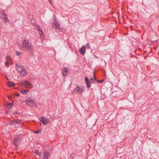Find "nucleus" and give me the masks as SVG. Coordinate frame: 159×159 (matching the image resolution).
<instances>
[{
    "label": "nucleus",
    "mask_w": 159,
    "mask_h": 159,
    "mask_svg": "<svg viewBox=\"0 0 159 159\" xmlns=\"http://www.w3.org/2000/svg\"><path fill=\"white\" fill-rule=\"evenodd\" d=\"M22 48L28 50V52H31L34 47L31 43L29 42L27 39L24 40L23 42Z\"/></svg>",
    "instance_id": "nucleus-1"
},
{
    "label": "nucleus",
    "mask_w": 159,
    "mask_h": 159,
    "mask_svg": "<svg viewBox=\"0 0 159 159\" xmlns=\"http://www.w3.org/2000/svg\"><path fill=\"white\" fill-rule=\"evenodd\" d=\"M16 69L22 76L24 77L26 75V71L23 66L20 64H16Z\"/></svg>",
    "instance_id": "nucleus-2"
},
{
    "label": "nucleus",
    "mask_w": 159,
    "mask_h": 159,
    "mask_svg": "<svg viewBox=\"0 0 159 159\" xmlns=\"http://www.w3.org/2000/svg\"><path fill=\"white\" fill-rule=\"evenodd\" d=\"M22 139L21 135H17L13 139V143L16 147H17L18 146L19 144L21 141Z\"/></svg>",
    "instance_id": "nucleus-3"
},
{
    "label": "nucleus",
    "mask_w": 159,
    "mask_h": 159,
    "mask_svg": "<svg viewBox=\"0 0 159 159\" xmlns=\"http://www.w3.org/2000/svg\"><path fill=\"white\" fill-rule=\"evenodd\" d=\"M52 26L53 28H55L56 30L59 32L62 31V29L60 26V25L55 19L52 24Z\"/></svg>",
    "instance_id": "nucleus-4"
},
{
    "label": "nucleus",
    "mask_w": 159,
    "mask_h": 159,
    "mask_svg": "<svg viewBox=\"0 0 159 159\" xmlns=\"http://www.w3.org/2000/svg\"><path fill=\"white\" fill-rule=\"evenodd\" d=\"M27 104L33 107H37L36 102L31 97H28L25 101Z\"/></svg>",
    "instance_id": "nucleus-5"
},
{
    "label": "nucleus",
    "mask_w": 159,
    "mask_h": 159,
    "mask_svg": "<svg viewBox=\"0 0 159 159\" xmlns=\"http://www.w3.org/2000/svg\"><path fill=\"white\" fill-rule=\"evenodd\" d=\"M22 86H23L26 88L29 87L30 88H33V85L30 83H29L28 81H25L21 84Z\"/></svg>",
    "instance_id": "nucleus-6"
},
{
    "label": "nucleus",
    "mask_w": 159,
    "mask_h": 159,
    "mask_svg": "<svg viewBox=\"0 0 159 159\" xmlns=\"http://www.w3.org/2000/svg\"><path fill=\"white\" fill-rule=\"evenodd\" d=\"M0 14L2 15V17L3 18L5 22H7L9 20L7 15L3 11H0Z\"/></svg>",
    "instance_id": "nucleus-7"
},
{
    "label": "nucleus",
    "mask_w": 159,
    "mask_h": 159,
    "mask_svg": "<svg viewBox=\"0 0 159 159\" xmlns=\"http://www.w3.org/2000/svg\"><path fill=\"white\" fill-rule=\"evenodd\" d=\"M83 88H81L79 87H76L75 89L74 93H82L83 91Z\"/></svg>",
    "instance_id": "nucleus-8"
},
{
    "label": "nucleus",
    "mask_w": 159,
    "mask_h": 159,
    "mask_svg": "<svg viewBox=\"0 0 159 159\" xmlns=\"http://www.w3.org/2000/svg\"><path fill=\"white\" fill-rule=\"evenodd\" d=\"M43 156V159H48V157H50V153L48 152H44Z\"/></svg>",
    "instance_id": "nucleus-9"
},
{
    "label": "nucleus",
    "mask_w": 159,
    "mask_h": 159,
    "mask_svg": "<svg viewBox=\"0 0 159 159\" xmlns=\"http://www.w3.org/2000/svg\"><path fill=\"white\" fill-rule=\"evenodd\" d=\"M68 71L69 69L68 68L64 67L63 70V76H66Z\"/></svg>",
    "instance_id": "nucleus-10"
},
{
    "label": "nucleus",
    "mask_w": 159,
    "mask_h": 159,
    "mask_svg": "<svg viewBox=\"0 0 159 159\" xmlns=\"http://www.w3.org/2000/svg\"><path fill=\"white\" fill-rule=\"evenodd\" d=\"M86 50L85 49V47L84 46H83L81 48L80 50V53L82 55L84 54Z\"/></svg>",
    "instance_id": "nucleus-11"
},
{
    "label": "nucleus",
    "mask_w": 159,
    "mask_h": 159,
    "mask_svg": "<svg viewBox=\"0 0 159 159\" xmlns=\"http://www.w3.org/2000/svg\"><path fill=\"white\" fill-rule=\"evenodd\" d=\"M34 152L36 155H39V156H41L42 155V152H39V150H34Z\"/></svg>",
    "instance_id": "nucleus-12"
},
{
    "label": "nucleus",
    "mask_w": 159,
    "mask_h": 159,
    "mask_svg": "<svg viewBox=\"0 0 159 159\" xmlns=\"http://www.w3.org/2000/svg\"><path fill=\"white\" fill-rule=\"evenodd\" d=\"M85 83L88 88H89L91 87L90 81H89L88 82H85Z\"/></svg>",
    "instance_id": "nucleus-13"
},
{
    "label": "nucleus",
    "mask_w": 159,
    "mask_h": 159,
    "mask_svg": "<svg viewBox=\"0 0 159 159\" xmlns=\"http://www.w3.org/2000/svg\"><path fill=\"white\" fill-rule=\"evenodd\" d=\"M37 29L39 31L41 32L42 34H43V32L42 30V29L41 28H40L39 26H37Z\"/></svg>",
    "instance_id": "nucleus-14"
},
{
    "label": "nucleus",
    "mask_w": 159,
    "mask_h": 159,
    "mask_svg": "<svg viewBox=\"0 0 159 159\" xmlns=\"http://www.w3.org/2000/svg\"><path fill=\"white\" fill-rule=\"evenodd\" d=\"M8 84L9 87H11L14 85V84L13 83L10 81L8 82Z\"/></svg>",
    "instance_id": "nucleus-15"
},
{
    "label": "nucleus",
    "mask_w": 159,
    "mask_h": 159,
    "mask_svg": "<svg viewBox=\"0 0 159 159\" xmlns=\"http://www.w3.org/2000/svg\"><path fill=\"white\" fill-rule=\"evenodd\" d=\"M27 90L25 89V90H20V91L21 93L25 94H26L27 93Z\"/></svg>",
    "instance_id": "nucleus-16"
},
{
    "label": "nucleus",
    "mask_w": 159,
    "mask_h": 159,
    "mask_svg": "<svg viewBox=\"0 0 159 159\" xmlns=\"http://www.w3.org/2000/svg\"><path fill=\"white\" fill-rule=\"evenodd\" d=\"M49 120L48 119H44V121L43 122V124L44 125L46 124L48 122Z\"/></svg>",
    "instance_id": "nucleus-17"
},
{
    "label": "nucleus",
    "mask_w": 159,
    "mask_h": 159,
    "mask_svg": "<svg viewBox=\"0 0 159 159\" xmlns=\"http://www.w3.org/2000/svg\"><path fill=\"white\" fill-rule=\"evenodd\" d=\"M85 48H90L89 46V43H88L86 44L85 45Z\"/></svg>",
    "instance_id": "nucleus-18"
},
{
    "label": "nucleus",
    "mask_w": 159,
    "mask_h": 159,
    "mask_svg": "<svg viewBox=\"0 0 159 159\" xmlns=\"http://www.w3.org/2000/svg\"><path fill=\"white\" fill-rule=\"evenodd\" d=\"M44 117H42L40 118L39 119V120L43 123V122L44 121Z\"/></svg>",
    "instance_id": "nucleus-19"
},
{
    "label": "nucleus",
    "mask_w": 159,
    "mask_h": 159,
    "mask_svg": "<svg viewBox=\"0 0 159 159\" xmlns=\"http://www.w3.org/2000/svg\"><path fill=\"white\" fill-rule=\"evenodd\" d=\"M15 120H11L10 122V123L12 125H15Z\"/></svg>",
    "instance_id": "nucleus-20"
},
{
    "label": "nucleus",
    "mask_w": 159,
    "mask_h": 159,
    "mask_svg": "<svg viewBox=\"0 0 159 159\" xmlns=\"http://www.w3.org/2000/svg\"><path fill=\"white\" fill-rule=\"evenodd\" d=\"M16 54L17 56H19L20 55L21 52L19 51H16Z\"/></svg>",
    "instance_id": "nucleus-21"
},
{
    "label": "nucleus",
    "mask_w": 159,
    "mask_h": 159,
    "mask_svg": "<svg viewBox=\"0 0 159 159\" xmlns=\"http://www.w3.org/2000/svg\"><path fill=\"white\" fill-rule=\"evenodd\" d=\"M34 133L35 134H39L41 133V130H39L37 131L34 132Z\"/></svg>",
    "instance_id": "nucleus-22"
},
{
    "label": "nucleus",
    "mask_w": 159,
    "mask_h": 159,
    "mask_svg": "<svg viewBox=\"0 0 159 159\" xmlns=\"http://www.w3.org/2000/svg\"><path fill=\"white\" fill-rule=\"evenodd\" d=\"M13 104V103L12 102H8L7 104V106H9L10 105H12Z\"/></svg>",
    "instance_id": "nucleus-23"
},
{
    "label": "nucleus",
    "mask_w": 159,
    "mask_h": 159,
    "mask_svg": "<svg viewBox=\"0 0 159 159\" xmlns=\"http://www.w3.org/2000/svg\"><path fill=\"white\" fill-rule=\"evenodd\" d=\"M15 125L16 124H19L20 123V121L18 120H15Z\"/></svg>",
    "instance_id": "nucleus-24"
},
{
    "label": "nucleus",
    "mask_w": 159,
    "mask_h": 159,
    "mask_svg": "<svg viewBox=\"0 0 159 159\" xmlns=\"http://www.w3.org/2000/svg\"><path fill=\"white\" fill-rule=\"evenodd\" d=\"M84 79H85V82L89 81V79L88 78V77H85Z\"/></svg>",
    "instance_id": "nucleus-25"
},
{
    "label": "nucleus",
    "mask_w": 159,
    "mask_h": 159,
    "mask_svg": "<svg viewBox=\"0 0 159 159\" xmlns=\"http://www.w3.org/2000/svg\"><path fill=\"white\" fill-rule=\"evenodd\" d=\"M5 65L6 66H7L8 65V61H6L5 63Z\"/></svg>",
    "instance_id": "nucleus-26"
},
{
    "label": "nucleus",
    "mask_w": 159,
    "mask_h": 159,
    "mask_svg": "<svg viewBox=\"0 0 159 159\" xmlns=\"http://www.w3.org/2000/svg\"><path fill=\"white\" fill-rule=\"evenodd\" d=\"M75 155V154L74 153H72L71 155V157H73Z\"/></svg>",
    "instance_id": "nucleus-27"
},
{
    "label": "nucleus",
    "mask_w": 159,
    "mask_h": 159,
    "mask_svg": "<svg viewBox=\"0 0 159 159\" xmlns=\"http://www.w3.org/2000/svg\"><path fill=\"white\" fill-rule=\"evenodd\" d=\"M98 82L99 83H102L103 81V80H98Z\"/></svg>",
    "instance_id": "nucleus-28"
},
{
    "label": "nucleus",
    "mask_w": 159,
    "mask_h": 159,
    "mask_svg": "<svg viewBox=\"0 0 159 159\" xmlns=\"http://www.w3.org/2000/svg\"><path fill=\"white\" fill-rule=\"evenodd\" d=\"M93 79H94V80H96V79L95 77L93 78ZM91 80H93V79L92 78H91Z\"/></svg>",
    "instance_id": "nucleus-29"
},
{
    "label": "nucleus",
    "mask_w": 159,
    "mask_h": 159,
    "mask_svg": "<svg viewBox=\"0 0 159 159\" xmlns=\"http://www.w3.org/2000/svg\"><path fill=\"white\" fill-rule=\"evenodd\" d=\"M20 96V94L19 93H17V94L16 95V96Z\"/></svg>",
    "instance_id": "nucleus-30"
},
{
    "label": "nucleus",
    "mask_w": 159,
    "mask_h": 159,
    "mask_svg": "<svg viewBox=\"0 0 159 159\" xmlns=\"http://www.w3.org/2000/svg\"><path fill=\"white\" fill-rule=\"evenodd\" d=\"M11 98V97L10 96H8V98L9 99H10Z\"/></svg>",
    "instance_id": "nucleus-31"
},
{
    "label": "nucleus",
    "mask_w": 159,
    "mask_h": 159,
    "mask_svg": "<svg viewBox=\"0 0 159 159\" xmlns=\"http://www.w3.org/2000/svg\"><path fill=\"white\" fill-rule=\"evenodd\" d=\"M6 77V79L7 80H8L9 79H8V78L7 77V76L6 75H5Z\"/></svg>",
    "instance_id": "nucleus-32"
},
{
    "label": "nucleus",
    "mask_w": 159,
    "mask_h": 159,
    "mask_svg": "<svg viewBox=\"0 0 159 159\" xmlns=\"http://www.w3.org/2000/svg\"><path fill=\"white\" fill-rule=\"evenodd\" d=\"M49 1L50 2V3H51V1H50V0H49Z\"/></svg>",
    "instance_id": "nucleus-33"
}]
</instances>
